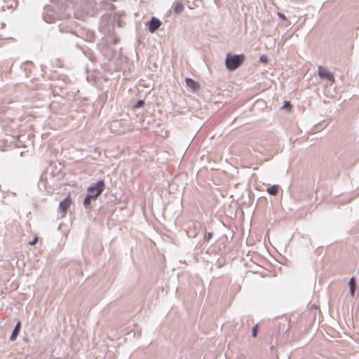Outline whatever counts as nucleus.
<instances>
[{
  "label": "nucleus",
  "mask_w": 359,
  "mask_h": 359,
  "mask_svg": "<svg viewBox=\"0 0 359 359\" xmlns=\"http://www.w3.org/2000/svg\"><path fill=\"white\" fill-rule=\"evenodd\" d=\"M161 25V22L156 17H152L147 23L148 29L151 33H154Z\"/></svg>",
  "instance_id": "5"
},
{
  "label": "nucleus",
  "mask_w": 359,
  "mask_h": 359,
  "mask_svg": "<svg viewBox=\"0 0 359 359\" xmlns=\"http://www.w3.org/2000/svg\"><path fill=\"white\" fill-rule=\"evenodd\" d=\"M104 189V181H98L95 184H92L88 189V191L89 192V195L97 198L103 191Z\"/></svg>",
  "instance_id": "2"
},
{
  "label": "nucleus",
  "mask_w": 359,
  "mask_h": 359,
  "mask_svg": "<svg viewBox=\"0 0 359 359\" xmlns=\"http://www.w3.org/2000/svg\"><path fill=\"white\" fill-rule=\"evenodd\" d=\"M318 74L321 79H326L332 82L334 80L332 73L322 66H318Z\"/></svg>",
  "instance_id": "3"
},
{
  "label": "nucleus",
  "mask_w": 359,
  "mask_h": 359,
  "mask_svg": "<svg viewBox=\"0 0 359 359\" xmlns=\"http://www.w3.org/2000/svg\"><path fill=\"white\" fill-rule=\"evenodd\" d=\"M311 308H313V309H316L317 306L315 304H312L311 305Z\"/></svg>",
  "instance_id": "18"
},
{
  "label": "nucleus",
  "mask_w": 359,
  "mask_h": 359,
  "mask_svg": "<svg viewBox=\"0 0 359 359\" xmlns=\"http://www.w3.org/2000/svg\"><path fill=\"white\" fill-rule=\"evenodd\" d=\"M72 204V199L69 194L63 201L59 204V210L62 212V217H65L68 208Z\"/></svg>",
  "instance_id": "4"
},
{
  "label": "nucleus",
  "mask_w": 359,
  "mask_h": 359,
  "mask_svg": "<svg viewBox=\"0 0 359 359\" xmlns=\"http://www.w3.org/2000/svg\"><path fill=\"white\" fill-rule=\"evenodd\" d=\"M20 327H21V323H20V322H18L16 324V325H15V328H14V330H13V331L12 332V334L11 336V341H14V340L16 339V338H17V337H18V335L19 334Z\"/></svg>",
  "instance_id": "8"
},
{
  "label": "nucleus",
  "mask_w": 359,
  "mask_h": 359,
  "mask_svg": "<svg viewBox=\"0 0 359 359\" xmlns=\"http://www.w3.org/2000/svg\"><path fill=\"white\" fill-rule=\"evenodd\" d=\"M257 331H258V325H255V326L253 327V329H252V334L253 337H257Z\"/></svg>",
  "instance_id": "12"
},
{
  "label": "nucleus",
  "mask_w": 359,
  "mask_h": 359,
  "mask_svg": "<svg viewBox=\"0 0 359 359\" xmlns=\"http://www.w3.org/2000/svg\"><path fill=\"white\" fill-rule=\"evenodd\" d=\"M350 294L353 297L357 287V283L354 277H351L348 281Z\"/></svg>",
  "instance_id": "6"
},
{
  "label": "nucleus",
  "mask_w": 359,
  "mask_h": 359,
  "mask_svg": "<svg viewBox=\"0 0 359 359\" xmlns=\"http://www.w3.org/2000/svg\"><path fill=\"white\" fill-rule=\"evenodd\" d=\"M306 344V342H305V343H302L300 346H298L297 347V348H299L302 346H303V345H304V344Z\"/></svg>",
  "instance_id": "16"
},
{
  "label": "nucleus",
  "mask_w": 359,
  "mask_h": 359,
  "mask_svg": "<svg viewBox=\"0 0 359 359\" xmlns=\"http://www.w3.org/2000/svg\"><path fill=\"white\" fill-rule=\"evenodd\" d=\"M290 107V102L285 101V104L283 106L282 108H287Z\"/></svg>",
  "instance_id": "14"
},
{
  "label": "nucleus",
  "mask_w": 359,
  "mask_h": 359,
  "mask_svg": "<svg viewBox=\"0 0 359 359\" xmlns=\"http://www.w3.org/2000/svg\"><path fill=\"white\" fill-rule=\"evenodd\" d=\"M185 82L187 86L191 88L192 90H196L199 87L198 83L191 79L187 78Z\"/></svg>",
  "instance_id": "7"
},
{
  "label": "nucleus",
  "mask_w": 359,
  "mask_h": 359,
  "mask_svg": "<svg viewBox=\"0 0 359 359\" xmlns=\"http://www.w3.org/2000/svg\"><path fill=\"white\" fill-rule=\"evenodd\" d=\"M267 192L270 194V195H272V196H275L278 193V187L275 185L271 187H269L267 189Z\"/></svg>",
  "instance_id": "11"
},
{
  "label": "nucleus",
  "mask_w": 359,
  "mask_h": 359,
  "mask_svg": "<svg viewBox=\"0 0 359 359\" xmlns=\"http://www.w3.org/2000/svg\"><path fill=\"white\" fill-rule=\"evenodd\" d=\"M244 61V56L243 55L227 54L226 58V66L229 70H235L237 69Z\"/></svg>",
  "instance_id": "1"
},
{
  "label": "nucleus",
  "mask_w": 359,
  "mask_h": 359,
  "mask_svg": "<svg viewBox=\"0 0 359 359\" xmlns=\"http://www.w3.org/2000/svg\"><path fill=\"white\" fill-rule=\"evenodd\" d=\"M260 60H261L262 62H266V60H267V58H266V56L263 55V56H262V57H260Z\"/></svg>",
  "instance_id": "15"
},
{
  "label": "nucleus",
  "mask_w": 359,
  "mask_h": 359,
  "mask_svg": "<svg viewBox=\"0 0 359 359\" xmlns=\"http://www.w3.org/2000/svg\"><path fill=\"white\" fill-rule=\"evenodd\" d=\"M142 104H143V101L142 100H140L137 103L138 105H141Z\"/></svg>",
  "instance_id": "17"
},
{
  "label": "nucleus",
  "mask_w": 359,
  "mask_h": 359,
  "mask_svg": "<svg viewBox=\"0 0 359 359\" xmlns=\"http://www.w3.org/2000/svg\"><path fill=\"white\" fill-rule=\"evenodd\" d=\"M184 10V5L181 2H176L174 5V11L176 14H180Z\"/></svg>",
  "instance_id": "9"
},
{
  "label": "nucleus",
  "mask_w": 359,
  "mask_h": 359,
  "mask_svg": "<svg viewBox=\"0 0 359 359\" xmlns=\"http://www.w3.org/2000/svg\"><path fill=\"white\" fill-rule=\"evenodd\" d=\"M96 198L91 196L90 195L88 194L84 201H83V205L86 207V208H88L90 205V203H91V201L92 200H95Z\"/></svg>",
  "instance_id": "10"
},
{
  "label": "nucleus",
  "mask_w": 359,
  "mask_h": 359,
  "mask_svg": "<svg viewBox=\"0 0 359 359\" xmlns=\"http://www.w3.org/2000/svg\"><path fill=\"white\" fill-rule=\"evenodd\" d=\"M38 241V237L37 236H35V238H34V240H32V241H30L29 243V245H35Z\"/></svg>",
  "instance_id": "13"
}]
</instances>
